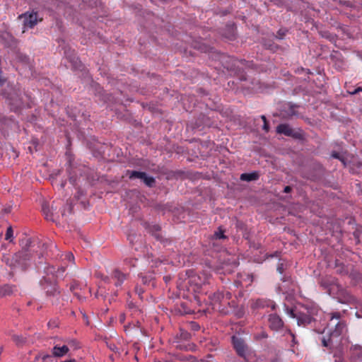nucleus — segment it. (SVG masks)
Returning a JSON list of instances; mask_svg holds the SVG:
<instances>
[{
	"label": "nucleus",
	"instance_id": "obj_47",
	"mask_svg": "<svg viewBox=\"0 0 362 362\" xmlns=\"http://www.w3.org/2000/svg\"><path fill=\"white\" fill-rule=\"evenodd\" d=\"M261 119H262L263 122H264L265 121H267V119L264 115H262Z\"/></svg>",
	"mask_w": 362,
	"mask_h": 362
},
{
	"label": "nucleus",
	"instance_id": "obj_11",
	"mask_svg": "<svg viewBox=\"0 0 362 362\" xmlns=\"http://www.w3.org/2000/svg\"><path fill=\"white\" fill-rule=\"evenodd\" d=\"M111 276L115 280V285L116 286H121L124 281L127 279V274L122 272L118 269L113 270Z\"/></svg>",
	"mask_w": 362,
	"mask_h": 362
},
{
	"label": "nucleus",
	"instance_id": "obj_10",
	"mask_svg": "<svg viewBox=\"0 0 362 362\" xmlns=\"http://www.w3.org/2000/svg\"><path fill=\"white\" fill-rule=\"evenodd\" d=\"M7 100L8 105L11 106V109L15 112L18 110L23 106L22 98L16 93L13 94H11L7 98Z\"/></svg>",
	"mask_w": 362,
	"mask_h": 362
},
{
	"label": "nucleus",
	"instance_id": "obj_4",
	"mask_svg": "<svg viewBox=\"0 0 362 362\" xmlns=\"http://www.w3.org/2000/svg\"><path fill=\"white\" fill-rule=\"evenodd\" d=\"M211 304L213 305V309L217 310L223 314H226L227 310H225L224 305L223 304V300L224 296L222 292L217 291L209 296Z\"/></svg>",
	"mask_w": 362,
	"mask_h": 362
},
{
	"label": "nucleus",
	"instance_id": "obj_40",
	"mask_svg": "<svg viewBox=\"0 0 362 362\" xmlns=\"http://www.w3.org/2000/svg\"><path fill=\"white\" fill-rule=\"evenodd\" d=\"M47 325L49 327H55L57 326V323L55 321H49L47 324Z\"/></svg>",
	"mask_w": 362,
	"mask_h": 362
},
{
	"label": "nucleus",
	"instance_id": "obj_26",
	"mask_svg": "<svg viewBox=\"0 0 362 362\" xmlns=\"http://www.w3.org/2000/svg\"><path fill=\"white\" fill-rule=\"evenodd\" d=\"M13 230L12 229V227L9 226L6 230L5 239L6 240H9L10 242H11L12 241L11 238L13 237Z\"/></svg>",
	"mask_w": 362,
	"mask_h": 362
},
{
	"label": "nucleus",
	"instance_id": "obj_12",
	"mask_svg": "<svg viewBox=\"0 0 362 362\" xmlns=\"http://www.w3.org/2000/svg\"><path fill=\"white\" fill-rule=\"evenodd\" d=\"M320 285L325 289H328L332 285L337 284V279L332 276H326L320 279Z\"/></svg>",
	"mask_w": 362,
	"mask_h": 362
},
{
	"label": "nucleus",
	"instance_id": "obj_32",
	"mask_svg": "<svg viewBox=\"0 0 362 362\" xmlns=\"http://www.w3.org/2000/svg\"><path fill=\"white\" fill-rule=\"evenodd\" d=\"M277 272L281 274H283V272H284V264L283 263L278 264Z\"/></svg>",
	"mask_w": 362,
	"mask_h": 362
},
{
	"label": "nucleus",
	"instance_id": "obj_54",
	"mask_svg": "<svg viewBox=\"0 0 362 362\" xmlns=\"http://www.w3.org/2000/svg\"><path fill=\"white\" fill-rule=\"evenodd\" d=\"M62 272H64V268H62Z\"/></svg>",
	"mask_w": 362,
	"mask_h": 362
},
{
	"label": "nucleus",
	"instance_id": "obj_33",
	"mask_svg": "<svg viewBox=\"0 0 362 362\" xmlns=\"http://www.w3.org/2000/svg\"><path fill=\"white\" fill-rule=\"evenodd\" d=\"M66 259L68 260V261H74V257L73 255V254L71 252H68L66 254Z\"/></svg>",
	"mask_w": 362,
	"mask_h": 362
},
{
	"label": "nucleus",
	"instance_id": "obj_34",
	"mask_svg": "<svg viewBox=\"0 0 362 362\" xmlns=\"http://www.w3.org/2000/svg\"><path fill=\"white\" fill-rule=\"evenodd\" d=\"M279 255H280V252L278 251H276L272 254L267 255V257H271V258L278 257Z\"/></svg>",
	"mask_w": 362,
	"mask_h": 362
},
{
	"label": "nucleus",
	"instance_id": "obj_30",
	"mask_svg": "<svg viewBox=\"0 0 362 362\" xmlns=\"http://www.w3.org/2000/svg\"><path fill=\"white\" fill-rule=\"evenodd\" d=\"M286 34V31L280 29L278 33H277V35H276V37L279 38V39H282L284 37V36Z\"/></svg>",
	"mask_w": 362,
	"mask_h": 362
},
{
	"label": "nucleus",
	"instance_id": "obj_16",
	"mask_svg": "<svg viewBox=\"0 0 362 362\" xmlns=\"http://www.w3.org/2000/svg\"><path fill=\"white\" fill-rule=\"evenodd\" d=\"M150 231L152 233V235L155 237V238L160 242H165V240L163 239V236L160 233V228L158 225H153L150 228Z\"/></svg>",
	"mask_w": 362,
	"mask_h": 362
},
{
	"label": "nucleus",
	"instance_id": "obj_48",
	"mask_svg": "<svg viewBox=\"0 0 362 362\" xmlns=\"http://www.w3.org/2000/svg\"><path fill=\"white\" fill-rule=\"evenodd\" d=\"M194 329H198L199 328V326L198 325H194L192 326Z\"/></svg>",
	"mask_w": 362,
	"mask_h": 362
},
{
	"label": "nucleus",
	"instance_id": "obj_49",
	"mask_svg": "<svg viewBox=\"0 0 362 362\" xmlns=\"http://www.w3.org/2000/svg\"><path fill=\"white\" fill-rule=\"evenodd\" d=\"M124 320V315H121V316H120V321L123 322Z\"/></svg>",
	"mask_w": 362,
	"mask_h": 362
},
{
	"label": "nucleus",
	"instance_id": "obj_13",
	"mask_svg": "<svg viewBox=\"0 0 362 362\" xmlns=\"http://www.w3.org/2000/svg\"><path fill=\"white\" fill-rule=\"evenodd\" d=\"M40 284L47 295L54 294L56 291L55 286L54 285H52L51 282H48L47 279L43 278V279L40 281Z\"/></svg>",
	"mask_w": 362,
	"mask_h": 362
},
{
	"label": "nucleus",
	"instance_id": "obj_36",
	"mask_svg": "<svg viewBox=\"0 0 362 362\" xmlns=\"http://www.w3.org/2000/svg\"><path fill=\"white\" fill-rule=\"evenodd\" d=\"M286 332H288V333L291 336V337H292V342H293V344H296V338H295V335H294V334H293V333H292V332H291L289 329H288L286 330Z\"/></svg>",
	"mask_w": 362,
	"mask_h": 362
},
{
	"label": "nucleus",
	"instance_id": "obj_6",
	"mask_svg": "<svg viewBox=\"0 0 362 362\" xmlns=\"http://www.w3.org/2000/svg\"><path fill=\"white\" fill-rule=\"evenodd\" d=\"M269 327L274 331L279 332L284 327V322L281 317L276 313L268 316Z\"/></svg>",
	"mask_w": 362,
	"mask_h": 362
},
{
	"label": "nucleus",
	"instance_id": "obj_24",
	"mask_svg": "<svg viewBox=\"0 0 362 362\" xmlns=\"http://www.w3.org/2000/svg\"><path fill=\"white\" fill-rule=\"evenodd\" d=\"M333 338L334 337H331V335H329V337L328 339H325V337H323L322 339V346L325 347H329L332 344Z\"/></svg>",
	"mask_w": 362,
	"mask_h": 362
},
{
	"label": "nucleus",
	"instance_id": "obj_2",
	"mask_svg": "<svg viewBox=\"0 0 362 362\" xmlns=\"http://www.w3.org/2000/svg\"><path fill=\"white\" fill-rule=\"evenodd\" d=\"M327 328L331 337H339L346 329L345 322L341 320L339 313H333L330 314V319L327 324Z\"/></svg>",
	"mask_w": 362,
	"mask_h": 362
},
{
	"label": "nucleus",
	"instance_id": "obj_53",
	"mask_svg": "<svg viewBox=\"0 0 362 362\" xmlns=\"http://www.w3.org/2000/svg\"><path fill=\"white\" fill-rule=\"evenodd\" d=\"M142 281H143V283H144V284L146 283V281H144V278H142Z\"/></svg>",
	"mask_w": 362,
	"mask_h": 362
},
{
	"label": "nucleus",
	"instance_id": "obj_51",
	"mask_svg": "<svg viewBox=\"0 0 362 362\" xmlns=\"http://www.w3.org/2000/svg\"><path fill=\"white\" fill-rule=\"evenodd\" d=\"M5 212H6V213H8V212H10V209H5Z\"/></svg>",
	"mask_w": 362,
	"mask_h": 362
},
{
	"label": "nucleus",
	"instance_id": "obj_27",
	"mask_svg": "<svg viewBox=\"0 0 362 362\" xmlns=\"http://www.w3.org/2000/svg\"><path fill=\"white\" fill-rule=\"evenodd\" d=\"M336 272L337 274H346L347 272V271L345 269V267L344 265L343 264H336Z\"/></svg>",
	"mask_w": 362,
	"mask_h": 362
},
{
	"label": "nucleus",
	"instance_id": "obj_55",
	"mask_svg": "<svg viewBox=\"0 0 362 362\" xmlns=\"http://www.w3.org/2000/svg\"><path fill=\"white\" fill-rule=\"evenodd\" d=\"M39 361H40V360H38V361H35V360H34V362H39Z\"/></svg>",
	"mask_w": 362,
	"mask_h": 362
},
{
	"label": "nucleus",
	"instance_id": "obj_8",
	"mask_svg": "<svg viewBox=\"0 0 362 362\" xmlns=\"http://www.w3.org/2000/svg\"><path fill=\"white\" fill-rule=\"evenodd\" d=\"M23 19L24 28H33L37 23V13L36 12H26L19 16Z\"/></svg>",
	"mask_w": 362,
	"mask_h": 362
},
{
	"label": "nucleus",
	"instance_id": "obj_17",
	"mask_svg": "<svg viewBox=\"0 0 362 362\" xmlns=\"http://www.w3.org/2000/svg\"><path fill=\"white\" fill-rule=\"evenodd\" d=\"M15 290V286L4 285L0 288V298L11 295Z\"/></svg>",
	"mask_w": 362,
	"mask_h": 362
},
{
	"label": "nucleus",
	"instance_id": "obj_28",
	"mask_svg": "<svg viewBox=\"0 0 362 362\" xmlns=\"http://www.w3.org/2000/svg\"><path fill=\"white\" fill-rule=\"evenodd\" d=\"M64 54H65L66 57L69 59L70 62L74 63V66L76 68L77 67L76 64L78 63V58H76L74 55L73 56L72 55H69L68 56L67 52L66 50L64 51Z\"/></svg>",
	"mask_w": 362,
	"mask_h": 362
},
{
	"label": "nucleus",
	"instance_id": "obj_45",
	"mask_svg": "<svg viewBox=\"0 0 362 362\" xmlns=\"http://www.w3.org/2000/svg\"><path fill=\"white\" fill-rule=\"evenodd\" d=\"M332 156H333L334 158H339V153H332Z\"/></svg>",
	"mask_w": 362,
	"mask_h": 362
},
{
	"label": "nucleus",
	"instance_id": "obj_38",
	"mask_svg": "<svg viewBox=\"0 0 362 362\" xmlns=\"http://www.w3.org/2000/svg\"><path fill=\"white\" fill-rule=\"evenodd\" d=\"M211 358L212 356L211 355H209L206 359H201L199 361H197V362H211Z\"/></svg>",
	"mask_w": 362,
	"mask_h": 362
},
{
	"label": "nucleus",
	"instance_id": "obj_44",
	"mask_svg": "<svg viewBox=\"0 0 362 362\" xmlns=\"http://www.w3.org/2000/svg\"><path fill=\"white\" fill-rule=\"evenodd\" d=\"M61 362H76V360L75 358H70L69 360H65Z\"/></svg>",
	"mask_w": 362,
	"mask_h": 362
},
{
	"label": "nucleus",
	"instance_id": "obj_23",
	"mask_svg": "<svg viewBox=\"0 0 362 362\" xmlns=\"http://www.w3.org/2000/svg\"><path fill=\"white\" fill-rule=\"evenodd\" d=\"M223 294V296H224V300H223V304L224 305V306L226 305H230V302H229V300L232 297V294L230 292L226 291L225 292H222Z\"/></svg>",
	"mask_w": 362,
	"mask_h": 362
},
{
	"label": "nucleus",
	"instance_id": "obj_3",
	"mask_svg": "<svg viewBox=\"0 0 362 362\" xmlns=\"http://www.w3.org/2000/svg\"><path fill=\"white\" fill-rule=\"evenodd\" d=\"M306 312L298 311L296 309H288L287 308V313L293 318H296L298 325L305 326L311 323L313 320L312 310H309L307 308H304Z\"/></svg>",
	"mask_w": 362,
	"mask_h": 362
},
{
	"label": "nucleus",
	"instance_id": "obj_31",
	"mask_svg": "<svg viewBox=\"0 0 362 362\" xmlns=\"http://www.w3.org/2000/svg\"><path fill=\"white\" fill-rule=\"evenodd\" d=\"M267 337H268V334L264 331H262L261 333H259L257 336V338H258V339H266Z\"/></svg>",
	"mask_w": 362,
	"mask_h": 362
},
{
	"label": "nucleus",
	"instance_id": "obj_43",
	"mask_svg": "<svg viewBox=\"0 0 362 362\" xmlns=\"http://www.w3.org/2000/svg\"><path fill=\"white\" fill-rule=\"evenodd\" d=\"M269 306H271L272 310H274L276 309V304L273 303V302H271V301H270Z\"/></svg>",
	"mask_w": 362,
	"mask_h": 362
},
{
	"label": "nucleus",
	"instance_id": "obj_9",
	"mask_svg": "<svg viewBox=\"0 0 362 362\" xmlns=\"http://www.w3.org/2000/svg\"><path fill=\"white\" fill-rule=\"evenodd\" d=\"M276 132L279 134H282L288 136L293 138H300V134L298 132H295L288 124H281L276 127Z\"/></svg>",
	"mask_w": 362,
	"mask_h": 362
},
{
	"label": "nucleus",
	"instance_id": "obj_29",
	"mask_svg": "<svg viewBox=\"0 0 362 362\" xmlns=\"http://www.w3.org/2000/svg\"><path fill=\"white\" fill-rule=\"evenodd\" d=\"M296 107H298L297 105H290V109H289V111H288V114L290 115H297L298 112L296 110Z\"/></svg>",
	"mask_w": 362,
	"mask_h": 362
},
{
	"label": "nucleus",
	"instance_id": "obj_37",
	"mask_svg": "<svg viewBox=\"0 0 362 362\" xmlns=\"http://www.w3.org/2000/svg\"><path fill=\"white\" fill-rule=\"evenodd\" d=\"M263 129L266 132H268L269 130V123L267 121H265L264 122V125H263Z\"/></svg>",
	"mask_w": 362,
	"mask_h": 362
},
{
	"label": "nucleus",
	"instance_id": "obj_19",
	"mask_svg": "<svg viewBox=\"0 0 362 362\" xmlns=\"http://www.w3.org/2000/svg\"><path fill=\"white\" fill-rule=\"evenodd\" d=\"M145 173H144V172H139V171H136V170H132V171L128 170L127 171V175H129V178L132 180L136 179V178L142 180L143 177H145Z\"/></svg>",
	"mask_w": 362,
	"mask_h": 362
},
{
	"label": "nucleus",
	"instance_id": "obj_52",
	"mask_svg": "<svg viewBox=\"0 0 362 362\" xmlns=\"http://www.w3.org/2000/svg\"><path fill=\"white\" fill-rule=\"evenodd\" d=\"M107 279H108V276H106V277L104 279V281H107Z\"/></svg>",
	"mask_w": 362,
	"mask_h": 362
},
{
	"label": "nucleus",
	"instance_id": "obj_18",
	"mask_svg": "<svg viewBox=\"0 0 362 362\" xmlns=\"http://www.w3.org/2000/svg\"><path fill=\"white\" fill-rule=\"evenodd\" d=\"M190 337V333L183 329H180L179 332L175 336V338L177 339L175 342L178 343L179 340L187 341Z\"/></svg>",
	"mask_w": 362,
	"mask_h": 362
},
{
	"label": "nucleus",
	"instance_id": "obj_1",
	"mask_svg": "<svg viewBox=\"0 0 362 362\" xmlns=\"http://www.w3.org/2000/svg\"><path fill=\"white\" fill-rule=\"evenodd\" d=\"M65 342L66 343V344H55L52 349L51 355L45 353L38 354L35 356V361L41 359L42 361H45L52 357L61 358L66 356L69 353L70 347H76V341L75 340L66 339Z\"/></svg>",
	"mask_w": 362,
	"mask_h": 362
},
{
	"label": "nucleus",
	"instance_id": "obj_46",
	"mask_svg": "<svg viewBox=\"0 0 362 362\" xmlns=\"http://www.w3.org/2000/svg\"><path fill=\"white\" fill-rule=\"evenodd\" d=\"M282 280L284 281H289L290 280V277L289 276H288V277L284 276V277L282 278Z\"/></svg>",
	"mask_w": 362,
	"mask_h": 362
},
{
	"label": "nucleus",
	"instance_id": "obj_5",
	"mask_svg": "<svg viewBox=\"0 0 362 362\" xmlns=\"http://www.w3.org/2000/svg\"><path fill=\"white\" fill-rule=\"evenodd\" d=\"M232 343L237 354L241 357H245L247 346L245 341L238 336H233Z\"/></svg>",
	"mask_w": 362,
	"mask_h": 362
},
{
	"label": "nucleus",
	"instance_id": "obj_50",
	"mask_svg": "<svg viewBox=\"0 0 362 362\" xmlns=\"http://www.w3.org/2000/svg\"><path fill=\"white\" fill-rule=\"evenodd\" d=\"M248 277L250 278V281L252 282V278H253V276L251 274V275H248Z\"/></svg>",
	"mask_w": 362,
	"mask_h": 362
},
{
	"label": "nucleus",
	"instance_id": "obj_42",
	"mask_svg": "<svg viewBox=\"0 0 362 362\" xmlns=\"http://www.w3.org/2000/svg\"><path fill=\"white\" fill-rule=\"evenodd\" d=\"M291 191V187L290 186L285 187L284 192L285 193H289Z\"/></svg>",
	"mask_w": 362,
	"mask_h": 362
},
{
	"label": "nucleus",
	"instance_id": "obj_20",
	"mask_svg": "<svg viewBox=\"0 0 362 362\" xmlns=\"http://www.w3.org/2000/svg\"><path fill=\"white\" fill-rule=\"evenodd\" d=\"M138 259L133 257H127L124 260V264L128 269L135 267L137 264Z\"/></svg>",
	"mask_w": 362,
	"mask_h": 362
},
{
	"label": "nucleus",
	"instance_id": "obj_7",
	"mask_svg": "<svg viewBox=\"0 0 362 362\" xmlns=\"http://www.w3.org/2000/svg\"><path fill=\"white\" fill-rule=\"evenodd\" d=\"M33 257V254L28 248H23L14 256L15 261L22 267L27 264V262L30 261Z\"/></svg>",
	"mask_w": 362,
	"mask_h": 362
},
{
	"label": "nucleus",
	"instance_id": "obj_15",
	"mask_svg": "<svg viewBox=\"0 0 362 362\" xmlns=\"http://www.w3.org/2000/svg\"><path fill=\"white\" fill-rule=\"evenodd\" d=\"M270 305L269 300H266L264 299H257L255 300H252L250 305V307L253 310L263 308L265 307H269Z\"/></svg>",
	"mask_w": 362,
	"mask_h": 362
},
{
	"label": "nucleus",
	"instance_id": "obj_35",
	"mask_svg": "<svg viewBox=\"0 0 362 362\" xmlns=\"http://www.w3.org/2000/svg\"><path fill=\"white\" fill-rule=\"evenodd\" d=\"M14 340L16 341L17 344L24 342V339L22 337H20L18 336H14Z\"/></svg>",
	"mask_w": 362,
	"mask_h": 362
},
{
	"label": "nucleus",
	"instance_id": "obj_22",
	"mask_svg": "<svg viewBox=\"0 0 362 362\" xmlns=\"http://www.w3.org/2000/svg\"><path fill=\"white\" fill-rule=\"evenodd\" d=\"M142 180L148 187H152L155 183V179L153 177L148 176L146 173H145V177Z\"/></svg>",
	"mask_w": 362,
	"mask_h": 362
},
{
	"label": "nucleus",
	"instance_id": "obj_14",
	"mask_svg": "<svg viewBox=\"0 0 362 362\" xmlns=\"http://www.w3.org/2000/svg\"><path fill=\"white\" fill-rule=\"evenodd\" d=\"M259 177V173L254 171L250 173H243L240 175V179L242 181L251 182L257 180Z\"/></svg>",
	"mask_w": 362,
	"mask_h": 362
},
{
	"label": "nucleus",
	"instance_id": "obj_41",
	"mask_svg": "<svg viewBox=\"0 0 362 362\" xmlns=\"http://www.w3.org/2000/svg\"><path fill=\"white\" fill-rule=\"evenodd\" d=\"M361 90H362V88H356V89H355L354 90H353V91H350L349 93H350L351 94L354 95V94H356V93H357L358 92H359V91H361Z\"/></svg>",
	"mask_w": 362,
	"mask_h": 362
},
{
	"label": "nucleus",
	"instance_id": "obj_39",
	"mask_svg": "<svg viewBox=\"0 0 362 362\" xmlns=\"http://www.w3.org/2000/svg\"><path fill=\"white\" fill-rule=\"evenodd\" d=\"M83 1H85L86 3L88 4L91 6H93V5H95V6H98V0L94 1V3H92L91 0H89L88 1L87 0H83Z\"/></svg>",
	"mask_w": 362,
	"mask_h": 362
},
{
	"label": "nucleus",
	"instance_id": "obj_25",
	"mask_svg": "<svg viewBox=\"0 0 362 362\" xmlns=\"http://www.w3.org/2000/svg\"><path fill=\"white\" fill-rule=\"evenodd\" d=\"M214 236L216 239H225L226 238V235H224V230H222L221 228H218V231H216L214 234Z\"/></svg>",
	"mask_w": 362,
	"mask_h": 362
},
{
	"label": "nucleus",
	"instance_id": "obj_21",
	"mask_svg": "<svg viewBox=\"0 0 362 362\" xmlns=\"http://www.w3.org/2000/svg\"><path fill=\"white\" fill-rule=\"evenodd\" d=\"M42 210L47 220H52V214L50 213L49 206L47 204L42 205Z\"/></svg>",
	"mask_w": 362,
	"mask_h": 362
}]
</instances>
